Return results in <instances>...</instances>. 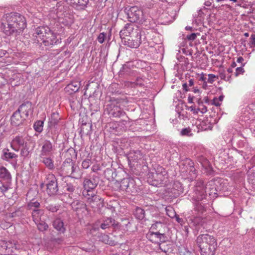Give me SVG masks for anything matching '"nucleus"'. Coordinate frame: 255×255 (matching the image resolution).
Segmentation results:
<instances>
[{
    "label": "nucleus",
    "mask_w": 255,
    "mask_h": 255,
    "mask_svg": "<svg viewBox=\"0 0 255 255\" xmlns=\"http://www.w3.org/2000/svg\"><path fill=\"white\" fill-rule=\"evenodd\" d=\"M6 22L1 24L3 32L7 35H13L15 37L26 26L25 18L18 13H10L5 15Z\"/></svg>",
    "instance_id": "1"
},
{
    "label": "nucleus",
    "mask_w": 255,
    "mask_h": 255,
    "mask_svg": "<svg viewBox=\"0 0 255 255\" xmlns=\"http://www.w3.org/2000/svg\"><path fill=\"white\" fill-rule=\"evenodd\" d=\"M201 255H214L217 246L216 239L209 234L199 235L196 240Z\"/></svg>",
    "instance_id": "2"
},
{
    "label": "nucleus",
    "mask_w": 255,
    "mask_h": 255,
    "mask_svg": "<svg viewBox=\"0 0 255 255\" xmlns=\"http://www.w3.org/2000/svg\"><path fill=\"white\" fill-rule=\"evenodd\" d=\"M30 110L28 103L21 105L17 110L14 112L10 118V123L12 126L18 127L24 125L26 118L28 117Z\"/></svg>",
    "instance_id": "3"
},
{
    "label": "nucleus",
    "mask_w": 255,
    "mask_h": 255,
    "mask_svg": "<svg viewBox=\"0 0 255 255\" xmlns=\"http://www.w3.org/2000/svg\"><path fill=\"white\" fill-rule=\"evenodd\" d=\"M167 181V172L162 166H158L154 172L148 174V182L153 186L166 184Z\"/></svg>",
    "instance_id": "4"
},
{
    "label": "nucleus",
    "mask_w": 255,
    "mask_h": 255,
    "mask_svg": "<svg viewBox=\"0 0 255 255\" xmlns=\"http://www.w3.org/2000/svg\"><path fill=\"white\" fill-rule=\"evenodd\" d=\"M124 11L130 22L143 23L146 20L143 12L137 6H127L125 8Z\"/></svg>",
    "instance_id": "5"
},
{
    "label": "nucleus",
    "mask_w": 255,
    "mask_h": 255,
    "mask_svg": "<svg viewBox=\"0 0 255 255\" xmlns=\"http://www.w3.org/2000/svg\"><path fill=\"white\" fill-rule=\"evenodd\" d=\"M63 2H57L56 8L53 7V11L56 12L58 21L64 25H68L73 22V19L70 15L65 10Z\"/></svg>",
    "instance_id": "6"
},
{
    "label": "nucleus",
    "mask_w": 255,
    "mask_h": 255,
    "mask_svg": "<svg viewBox=\"0 0 255 255\" xmlns=\"http://www.w3.org/2000/svg\"><path fill=\"white\" fill-rule=\"evenodd\" d=\"M82 194L87 203L92 208H100L103 206V200L99 196L94 193L88 194L87 191H85L83 192Z\"/></svg>",
    "instance_id": "7"
},
{
    "label": "nucleus",
    "mask_w": 255,
    "mask_h": 255,
    "mask_svg": "<svg viewBox=\"0 0 255 255\" xmlns=\"http://www.w3.org/2000/svg\"><path fill=\"white\" fill-rule=\"evenodd\" d=\"M123 42L125 45L131 48H136L141 44V34L136 31L130 35L123 39Z\"/></svg>",
    "instance_id": "8"
},
{
    "label": "nucleus",
    "mask_w": 255,
    "mask_h": 255,
    "mask_svg": "<svg viewBox=\"0 0 255 255\" xmlns=\"http://www.w3.org/2000/svg\"><path fill=\"white\" fill-rule=\"evenodd\" d=\"M210 189L211 188L209 187V185L205 186L202 181H198L194 189L198 200H200L205 198L207 193L211 196L213 192L209 191V189Z\"/></svg>",
    "instance_id": "9"
},
{
    "label": "nucleus",
    "mask_w": 255,
    "mask_h": 255,
    "mask_svg": "<svg viewBox=\"0 0 255 255\" xmlns=\"http://www.w3.org/2000/svg\"><path fill=\"white\" fill-rule=\"evenodd\" d=\"M46 192L50 195H55L58 191V185L56 177L53 174H48L47 178Z\"/></svg>",
    "instance_id": "10"
},
{
    "label": "nucleus",
    "mask_w": 255,
    "mask_h": 255,
    "mask_svg": "<svg viewBox=\"0 0 255 255\" xmlns=\"http://www.w3.org/2000/svg\"><path fill=\"white\" fill-rule=\"evenodd\" d=\"M78 169V167L75 166L74 163L71 160L64 161L61 166L62 174L66 175H73L74 177H75L74 173Z\"/></svg>",
    "instance_id": "11"
},
{
    "label": "nucleus",
    "mask_w": 255,
    "mask_h": 255,
    "mask_svg": "<svg viewBox=\"0 0 255 255\" xmlns=\"http://www.w3.org/2000/svg\"><path fill=\"white\" fill-rule=\"evenodd\" d=\"M51 31L52 30L47 26H39L35 29L33 35L43 41L48 35H51Z\"/></svg>",
    "instance_id": "12"
},
{
    "label": "nucleus",
    "mask_w": 255,
    "mask_h": 255,
    "mask_svg": "<svg viewBox=\"0 0 255 255\" xmlns=\"http://www.w3.org/2000/svg\"><path fill=\"white\" fill-rule=\"evenodd\" d=\"M147 238L152 243H164L166 240V237L164 234H161L159 232H150L147 234Z\"/></svg>",
    "instance_id": "13"
},
{
    "label": "nucleus",
    "mask_w": 255,
    "mask_h": 255,
    "mask_svg": "<svg viewBox=\"0 0 255 255\" xmlns=\"http://www.w3.org/2000/svg\"><path fill=\"white\" fill-rule=\"evenodd\" d=\"M61 42V38H57L56 33L52 31L51 32V35H48L42 41L44 44L48 46L57 45Z\"/></svg>",
    "instance_id": "14"
},
{
    "label": "nucleus",
    "mask_w": 255,
    "mask_h": 255,
    "mask_svg": "<svg viewBox=\"0 0 255 255\" xmlns=\"http://www.w3.org/2000/svg\"><path fill=\"white\" fill-rule=\"evenodd\" d=\"M54 150L52 143L47 140H45L42 146L40 157L50 156L52 154Z\"/></svg>",
    "instance_id": "15"
},
{
    "label": "nucleus",
    "mask_w": 255,
    "mask_h": 255,
    "mask_svg": "<svg viewBox=\"0 0 255 255\" xmlns=\"http://www.w3.org/2000/svg\"><path fill=\"white\" fill-rule=\"evenodd\" d=\"M98 185V182L94 178H85L83 181L84 190L83 192L87 191L88 194L94 193L93 190L95 189Z\"/></svg>",
    "instance_id": "16"
},
{
    "label": "nucleus",
    "mask_w": 255,
    "mask_h": 255,
    "mask_svg": "<svg viewBox=\"0 0 255 255\" xmlns=\"http://www.w3.org/2000/svg\"><path fill=\"white\" fill-rule=\"evenodd\" d=\"M137 31L134 30L133 25L131 23H127L124 27L120 31V35L121 38L123 39L126 37L132 35L133 33Z\"/></svg>",
    "instance_id": "17"
},
{
    "label": "nucleus",
    "mask_w": 255,
    "mask_h": 255,
    "mask_svg": "<svg viewBox=\"0 0 255 255\" xmlns=\"http://www.w3.org/2000/svg\"><path fill=\"white\" fill-rule=\"evenodd\" d=\"M27 144V142L24 138L21 136H16L11 142V147L15 151H18L19 147L23 146Z\"/></svg>",
    "instance_id": "18"
},
{
    "label": "nucleus",
    "mask_w": 255,
    "mask_h": 255,
    "mask_svg": "<svg viewBox=\"0 0 255 255\" xmlns=\"http://www.w3.org/2000/svg\"><path fill=\"white\" fill-rule=\"evenodd\" d=\"M110 227H113L114 229H118L120 227L119 223L111 217L107 218L103 220V223L101 225V228L105 230Z\"/></svg>",
    "instance_id": "19"
},
{
    "label": "nucleus",
    "mask_w": 255,
    "mask_h": 255,
    "mask_svg": "<svg viewBox=\"0 0 255 255\" xmlns=\"http://www.w3.org/2000/svg\"><path fill=\"white\" fill-rule=\"evenodd\" d=\"M128 159L129 162H136L142 158V154L140 150H130L127 154Z\"/></svg>",
    "instance_id": "20"
},
{
    "label": "nucleus",
    "mask_w": 255,
    "mask_h": 255,
    "mask_svg": "<svg viewBox=\"0 0 255 255\" xmlns=\"http://www.w3.org/2000/svg\"><path fill=\"white\" fill-rule=\"evenodd\" d=\"M19 246L15 242L12 241L5 242L4 246V252L9 254L13 253L15 250H18Z\"/></svg>",
    "instance_id": "21"
},
{
    "label": "nucleus",
    "mask_w": 255,
    "mask_h": 255,
    "mask_svg": "<svg viewBox=\"0 0 255 255\" xmlns=\"http://www.w3.org/2000/svg\"><path fill=\"white\" fill-rule=\"evenodd\" d=\"M32 191L29 190L26 195L27 198H30L31 195L32 194ZM30 202L27 204V208L29 210L33 211V210H38L39 209V208L40 207V203L36 201H34L33 199L30 200Z\"/></svg>",
    "instance_id": "22"
},
{
    "label": "nucleus",
    "mask_w": 255,
    "mask_h": 255,
    "mask_svg": "<svg viewBox=\"0 0 255 255\" xmlns=\"http://www.w3.org/2000/svg\"><path fill=\"white\" fill-rule=\"evenodd\" d=\"M44 210L41 209L33 210L31 212L32 220L34 223L41 221L44 216Z\"/></svg>",
    "instance_id": "23"
},
{
    "label": "nucleus",
    "mask_w": 255,
    "mask_h": 255,
    "mask_svg": "<svg viewBox=\"0 0 255 255\" xmlns=\"http://www.w3.org/2000/svg\"><path fill=\"white\" fill-rule=\"evenodd\" d=\"M52 225L55 229L61 233H63L65 231L63 221L60 218L55 219L53 221Z\"/></svg>",
    "instance_id": "24"
},
{
    "label": "nucleus",
    "mask_w": 255,
    "mask_h": 255,
    "mask_svg": "<svg viewBox=\"0 0 255 255\" xmlns=\"http://www.w3.org/2000/svg\"><path fill=\"white\" fill-rule=\"evenodd\" d=\"M81 85V82L78 81H73L69 84L65 89L67 91H71V92L75 93L78 91Z\"/></svg>",
    "instance_id": "25"
},
{
    "label": "nucleus",
    "mask_w": 255,
    "mask_h": 255,
    "mask_svg": "<svg viewBox=\"0 0 255 255\" xmlns=\"http://www.w3.org/2000/svg\"><path fill=\"white\" fill-rule=\"evenodd\" d=\"M17 157V155L14 153L9 151V149L7 148H4L2 150V154L1 155V158L3 160L8 161L10 159H15Z\"/></svg>",
    "instance_id": "26"
},
{
    "label": "nucleus",
    "mask_w": 255,
    "mask_h": 255,
    "mask_svg": "<svg viewBox=\"0 0 255 255\" xmlns=\"http://www.w3.org/2000/svg\"><path fill=\"white\" fill-rule=\"evenodd\" d=\"M0 178L9 182L11 180V175L4 167H0Z\"/></svg>",
    "instance_id": "27"
},
{
    "label": "nucleus",
    "mask_w": 255,
    "mask_h": 255,
    "mask_svg": "<svg viewBox=\"0 0 255 255\" xmlns=\"http://www.w3.org/2000/svg\"><path fill=\"white\" fill-rule=\"evenodd\" d=\"M109 114L114 117H121L125 114V113L121 110L118 106H114L111 110Z\"/></svg>",
    "instance_id": "28"
},
{
    "label": "nucleus",
    "mask_w": 255,
    "mask_h": 255,
    "mask_svg": "<svg viewBox=\"0 0 255 255\" xmlns=\"http://www.w3.org/2000/svg\"><path fill=\"white\" fill-rule=\"evenodd\" d=\"M42 158V162L45 166L49 170H53L54 168V162L50 158L46 156L40 157Z\"/></svg>",
    "instance_id": "29"
},
{
    "label": "nucleus",
    "mask_w": 255,
    "mask_h": 255,
    "mask_svg": "<svg viewBox=\"0 0 255 255\" xmlns=\"http://www.w3.org/2000/svg\"><path fill=\"white\" fill-rule=\"evenodd\" d=\"M71 206L73 210L78 211L79 209H87L86 205L84 202L76 200L72 202Z\"/></svg>",
    "instance_id": "30"
},
{
    "label": "nucleus",
    "mask_w": 255,
    "mask_h": 255,
    "mask_svg": "<svg viewBox=\"0 0 255 255\" xmlns=\"http://www.w3.org/2000/svg\"><path fill=\"white\" fill-rule=\"evenodd\" d=\"M88 2L89 0H75L72 5L76 8L84 9Z\"/></svg>",
    "instance_id": "31"
},
{
    "label": "nucleus",
    "mask_w": 255,
    "mask_h": 255,
    "mask_svg": "<svg viewBox=\"0 0 255 255\" xmlns=\"http://www.w3.org/2000/svg\"><path fill=\"white\" fill-rule=\"evenodd\" d=\"M60 120L59 114L57 113H53L49 119V126L50 127H54Z\"/></svg>",
    "instance_id": "32"
},
{
    "label": "nucleus",
    "mask_w": 255,
    "mask_h": 255,
    "mask_svg": "<svg viewBox=\"0 0 255 255\" xmlns=\"http://www.w3.org/2000/svg\"><path fill=\"white\" fill-rule=\"evenodd\" d=\"M134 215L137 219L143 220L145 217V211L140 207H136L134 211Z\"/></svg>",
    "instance_id": "33"
},
{
    "label": "nucleus",
    "mask_w": 255,
    "mask_h": 255,
    "mask_svg": "<svg viewBox=\"0 0 255 255\" xmlns=\"http://www.w3.org/2000/svg\"><path fill=\"white\" fill-rule=\"evenodd\" d=\"M194 209L195 211L199 215H202L206 212V208L204 205L200 202L196 203Z\"/></svg>",
    "instance_id": "34"
},
{
    "label": "nucleus",
    "mask_w": 255,
    "mask_h": 255,
    "mask_svg": "<svg viewBox=\"0 0 255 255\" xmlns=\"http://www.w3.org/2000/svg\"><path fill=\"white\" fill-rule=\"evenodd\" d=\"M188 163L189 165V174L190 176L193 178L196 177V169L194 167V163L191 160H188Z\"/></svg>",
    "instance_id": "35"
},
{
    "label": "nucleus",
    "mask_w": 255,
    "mask_h": 255,
    "mask_svg": "<svg viewBox=\"0 0 255 255\" xmlns=\"http://www.w3.org/2000/svg\"><path fill=\"white\" fill-rule=\"evenodd\" d=\"M136 191V187L135 181L133 178H129V182L128 185L127 192L133 193Z\"/></svg>",
    "instance_id": "36"
},
{
    "label": "nucleus",
    "mask_w": 255,
    "mask_h": 255,
    "mask_svg": "<svg viewBox=\"0 0 255 255\" xmlns=\"http://www.w3.org/2000/svg\"><path fill=\"white\" fill-rule=\"evenodd\" d=\"M35 224L37 225L38 229L41 232L47 230L48 228V225L42 220L38 223H35Z\"/></svg>",
    "instance_id": "37"
},
{
    "label": "nucleus",
    "mask_w": 255,
    "mask_h": 255,
    "mask_svg": "<svg viewBox=\"0 0 255 255\" xmlns=\"http://www.w3.org/2000/svg\"><path fill=\"white\" fill-rule=\"evenodd\" d=\"M43 122L42 121H38L35 122L33 125V128L35 131L41 132L43 130Z\"/></svg>",
    "instance_id": "38"
},
{
    "label": "nucleus",
    "mask_w": 255,
    "mask_h": 255,
    "mask_svg": "<svg viewBox=\"0 0 255 255\" xmlns=\"http://www.w3.org/2000/svg\"><path fill=\"white\" fill-rule=\"evenodd\" d=\"M129 182V178H124L121 182L120 188L122 190H126L128 188V185Z\"/></svg>",
    "instance_id": "39"
},
{
    "label": "nucleus",
    "mask_w": 255,
    "mask_h": 255,
    "mask_svg": "<svg viewBox=\"0 0 255 255\" xmlns=\"http://www.w3.org/2000/svg\"><path fill=\"white\" fill-rule=\"evenodd\" d=\"M59 206L57 204H49L46 207V209L51 212H56L59 209Z\"/></svg>",
    "instance_id": "40"
},
{
    "label": "nucleus",
    "mask_w": 255,
    "mask_h": 255,
    "mask_svg": "<svg viewBox=\"0 0 255 255\" xmlns=\"http://www.w3.org/2000/svg\"><path fill=\"white\" fill-rule=\"evenodd\" d=\"M180 134L182 136H191V129L190 128H186L181 129Z\"/></svg>",
    "instance_id": "41"
},
{
    "label": "nucleus",
    "mask_w": 255,
    "mask_h": 255,
    "mask_svg": "<svg viewBox=\"0 0 255 255\" xmlns=\"http://www.w3.org/2000/svg\"><path fill=\"white\" fill-rule=\"evenodd\" d=\"M22 148L21 150V155L23 157H26L28 155L29 151V147L28 144L25 145L24 146L22 147Z\"/></svg>",
    "instance_id": "42"
},
{
    "label": "nucleus",
    "mask_w": 255,
    "mask_h": 255,
    "mask_svg": "<svg viewBox=\"0 0 255 255\" xmlns=\"http://www.w3.org/2000/svg\"><path fill=\"white\" fill-rule=\"evenodd\" d=\"M249 44L251 48H255V32L251 34Z\"/></svg>",
    "instance_id": "43"
},
{
    "label": "nucleus",
    "mask_w": 255,
    "mask_h": 255,
    "mask_svg": "<svg viewBox=\"0 0 255 255\" xmlns=\"http://www.w3.org/2000/svg\"><path fill=\"white\" fill-rule=\"evenodd\" d=\"M167 215L173 218L175 216V212L173 208L171 207H167L165 209Z\"/></svg>",
    "instance_id": "44"
},
{
    "label": "nucleus",
    "mask_w": 255,
    "mask_h": 255,
    "mask_svg": "<svg viewBox=\"0 0 255 255\" xmlns=\"http://www.w3.org/2000/svg\"><path fill=\"white\" fill-rule=\"evenodd\" d=\"M192 222L196 225H202L203 223L204 222L203 219L201 218L200 217H195Z\"/></svg>",
    "instance_id": "45"
},
{
    "label": "nucleus",
    "mask_w": 255,
    "mask_h": 255,
    "mask_svg": "<svg viewBox=\"0 0 255 255\" xmlns=\"http://www.w3.org/2000/svg\"><path fill=\"white\" fill-rule=\"evenodd\" d=\"M92 163V162L90 159H86L83 161L82 163V166L83 168L87 169L91 165Z\"/></svg>",
    "instance_id": "46"
},
{
    "label": "nucleus",
    "mask_w": 255,
    "mask_h": 255,
    "mask_svg": "<svg viewBox=\"0 0 255 255\" xmlns=\"http://www.w3.org/2000/svg\"><path fill=\"white\" fill-rule=\"evenodd\" d=\"M245 66V64H242V66H241L239 67H238L236 69L235 76H238L240 74H242L244 73L245 70L243 68V67Z\"/></svg>",
    "instance_id": "47"
},
{
    "label": "nucleus",
    "mask_w": 255,
    "mask_h": 255,
    "mask_svg": "<svg viewBox=\"0 0 255 255\" xmlns=\"http://www.w3.org/2000/svg\"><path fill=\"white\" fill-rule=\"evenodd\" d=\"M122 224H119L120 227L118 229L121 228H124V229H125L124 228V226H125V228L128 229V225L130 224L129 220L128 219H125L122 220Z\"/></svg>",
    "instance_id": "48"
},
{
    "label": "nucleus",
    "mask_w": 255,
    "mask_h": 255,
    "mask_svg": "<svg viewBox=\"0 0 255 255\" xmlns=\"http://www.w3.org/2000/svg\"><path fill=\"white\" fill-rule=\"evenodd\" d=\"M134 85L142 86L143 84V80L139 77L136 78V80L133 82Z\"/></svg>",
    "instance_id": "49"
},
{
    "label": "nucleus",
    "mask_w": 255,
    "mask_h": 255,
    "mask_svg": "<svg viewBox=\"0 0 255 255\" xmlns=\"http://www.w3.org/2000/svg\"><path fill=\"white\" fill-rule=\"evenodd\" d=\"M22 210L19 209L15 212L11 213V217H21L23 215L22 213Z\"/></svg>",
    "instance_id": "50"
},
{
    "label": "nucleus",
    "mask_w": 255,
    "mask_h": 255,
    "mask_svg": "<svg viewBox=\"0 0 255 255\" xmlns=\"http://www.w3.org/2000/svg\"><path fill=\"white\" fill-rule=\"evenodd\" d=\"M105 34L104 32L100 33L98 37V41L100 43H103L105 40Z\"/></svg>",
    "instance_id": "51"
},
{
    "label": "nucleus",
    "mask_w": 255,
    "mask_h": 255,
    "mask_svg": "<svg viewBox=\"0 0 255 255\" xmlns=\"http://www.w3.org/2000/svg\"><path fill=\"white\" fill-rule=\"evenodd\" d=\"M215 78L216 76L215 75L212 74H209L207 82L210 84H212L215 81Z\"/></svg>",
    "instance_id": "52"
},
{
    "label": "nucleus",
    "mask_w": 255,
    "mask_h": 255,
    "mask_svg": "<svg viewBox=\"0 0 255 255\" xmlns=\"http://www.w3.org/2000/svg\"><path fill=\"white\" fill-rule=\"evenodd\" d=\"M66 190L70 193H72L75 190V187L71 184H68L66 186Z\"/></svg>",
    "instance_id": "53"
},
{
    "label": "nucleus",
    "mask_w": 255,
    "mask_h": 255,
    "mask_svg": "<svg viewBox=\"0 0 255 255\" xmlns=\"http://www.w3.org/2000/svg\"><path fill=\"white\" fill-rule=\"evenodd\" d=\"M197 34H199V33H193L191 34L187 35L186 38L189 40H194L196 38Z\"/></svg>",
    "instance_id": "54"
},
{
    "label": "nucleus",
    "mask_w": 255,
    "mask_h": 255,
    "mask_svg": "<svg viewBox=\"0 0 255 255\" xmlns=\"http://www.w3.org/2000/svg\"><path fill=\"white\" fill-rule=\"evenodd\" d=\"M248 5L251 10H253L255 9V0L248 1Z\"/></svg>",
    "instance_id": "55"
},
{
    "label": "nucleus",
    "mask_w": 255,
    "mask_h": 255,
    "mask_svg": "<svg viewBox=\"0 0 255 255\" xmlns=\"http://www.w3.org/2000/svg\"><path fill=\"white\" fill-rule=\"evenodd\" d=\"M8 188L7 185H2L1 186H0V190L3 194H4L8 190Z\"/></svg>",
    "instance_id": "56"
},
{
    "label": "nucleus",
    "mask_w": 255,
    "mask_h": 255,
    "mask_svg": "<svg viewBox=\"0 0 255 255\" xmlns=\"http://www.w3.org/2000/svg\"><path fill=\"white\" fill-rule=\"evenodd\" d=\"M162 223L160 222H156L155 223L152 225L150 229L151 230H156L158 226H161Z\"/></svg>",
    "instance_id": "57"
},
{
    "label": "nucleus",
    "mask_w": 255,
    "mask_h": 255,
    "mask_svg": "<svg viewBox=\"0 0 255 255\" xmlns=\"http://www.w3.org/2000/svg\"><path fill=\"white\" fill-rule=\"evenodd\" d=\"M212 104H213V105H214L217 107L220 106L221 105V103H220L219 99L216 98H215L213 99Z\"/></svg>",
    "instance_id": "58"
},
{
    "label": "nucleus",
    "mask_w": 255,
    "mask_h": 255,
    "mask_svg": "<svg viewBox=\"0 0 255 255\" xmlns=\"http://www.w3.org/2000/svg\"><path fill=\"white\" fill-rule=\"evenodd\" d=\"M197 111H199L202 114H204L207 112V108L206 106H203L201 108H198Z\"/></svg>",
    "instance_id": "59"
},
{
    "label": "nucleus",
    "mask_w": 255,
    "mask_h": 255,
    "mask_svg": "<svg viewBox=\"0 0 255 255\" xmlns=\"http://www.w3.org/2000/svg\"><path fill=\"white\" fill-rule=\"evenodd\" d=\"M4 246H5V241L0 240V251L4 252Z\"/></svg>",
    "instance_id": "60"
},
{
    "label": "nucleus",
    "mask_w": 255,
    "mask_h": 255,
    "mask_svg": "<svg viewBox=\"0 0 255 255\" xmlns=\"http://www.w3.org/2000/svg\"><path fill=\"white\" fill-rule=\"evenodd\" d=\"M183 89L185 91H188L190 89L188 88L189 87L188 86L187 83H185L182 85Z\"/></svg>",
    "instance_id": "61"
},
{
    "label": "nucleus",
    "mask_w": 255,
    "mask_h": 255,
    "mask_svg": "<svg viewBox=\"0 0 255 255\" xmlns=\"http://www.w3.org/2000/svg\"><path fill=\"white\" fill-rule=\"evenodd\" d=\"M244 61V59L241 56H240L237 58V62L239 63H241V66H242V64H245V63H243Z\"/></svg>",
    "instance_id": "62"
},
{
    "label": "nucleus",
    "mask_w": 255,
    "mask_h": 255,
    "mask_svg": "<svg viewBox=\"0 0 255 255\" xmlns=\"http://www.w3.org/2000/svg\"><path fill=\"white\" fill-rule=\"evenodd\" d=\"M102 241L106 244L108 243V236L107 235H104L103 237Z\"/></svg>",
    "instance_id": "63"
},
{
    "label": "nucleus",
    "mask_w": 255,
    "mask_h": 255,
    "mask_svg": "<svg viewBox=\"0 0 255 255\" xmlns=\"http://www.w3.org/2000/svg\"><path fill=\"white\" fill-rule=\"evenodd\" d=\"M194 83V80L193 79H191L189 80L188 83H187L189 87H192L193 86Z\"/></svg>",
    "instance_id": "64"
}]
</instances>
